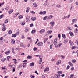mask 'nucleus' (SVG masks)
Returning a JSON list of instances; mask_svg holds the SVG:
<instances>
[{"label":"nucleus","mask_w":78,"mask_h":78,"mask_svg":"<svg viewBox=\"0 0 78 78\" xmlns=\"http://www.w3.org/2000/svg\"><path fill=\"white\" fill-rule=\"evenodd\" d=\"M23 62H24L23 64V69H25L27 65V60H25L23 61Z\"/></svg>","instance_id":"1"},{"label":"nucleus","mask_w":78,"mask_h":78,"mask_svg":"<svg viewBox=\"0 0 78 78\" xmlns=\"http://www.w3.org/2000/svg\"><path fill=\"white\" fill-rule=\"evenodd\" d=\"M30 21V18L29 16H27L26 21V22H29Z\"/></svg>","instance_id":"2"},{"label":"nucleus","mask_w":78,"mask_h":78,"mask_svg":"<svg viewBox=\"0 0 78 78\" xmlns=\"http://www.w3.org/2000/svg\"><path fill=\"white\" fill-rule=\"evenodd\" d=\"M45 32V29H42L41 30L39 31V33L40 34H42L44 33Z\"/></svg>","instance_id":"3"},{"label":"nucleus","mask_w":78,"mask_h":78,"mask_svg":"<svg viewBox=\"0 0 78 78\" xmlns=\"http://www.w3.org/2000/svg\"><path fill=\"white\" fill-rule=\"evenodd\" d=\"M57 40H58L57 39V38L55 39L54 40L53 43L54 45H57V44L58 42Z\"/></svg>","instance_id":"4"},{"label":"nucleus","mask_w":78,"mask_h":78,"mask_svg":"<svg viewBox=\"0 0 78 78\" xmlns=\"http://www.w3.org/2000/svg\"><path fill=\"white\" fill-rule=\"evenodd\" d=\"M53 17H54V16L53 15H49L48 16V17L47 19V20H49L51 19L52 18H53Z\"/></svg>","instance_id":"5"},{"label":"nucleus","mask_w":78,"mask_h":78,"mask_svg":"<svg viewBox=\"0 0 78 78\" xmlns=\"http://www.w3.org/2000/svg\"><path fill=\"white\" fill-rule=\"evenodd\" d=\"M37 45H38V46H43V43L41 42H38Z\"/></svg>","instance_id":"6"},{"label":"nucleus","mask_w":78,"mask_h":78,"mask_svg":"<svg viewBox=\"0 0 78 78\" xmlns=\"http://www.w3.org/2000/svg\"><path fill=\"white\" fill-rule=\"evenodd\" d=\"M42 62V58H40V60L38 62L39 64H41Z\"/></svg>","instance_id":"7"},{"label":"nucleus","mask_w":78,"mask_h":78,"mask_svg":"<svg viewBox=\"0 0 78 78\" xmlns=\"http://www.w3.org/2000/svg\"><path fill=\"white\" fill-rule=\"evenodd\" d=\"M68 64L70 65L71 66V67H73V64H72V62H68Z\"/></svg>","instance_id":"8"},{"label":"nucleus","mask_w":78,"mask_h":78,"mask_svg":"<svg viewBox=\"0 0 78 78\" xmlns=\"http://www.w3.org/2000/svg\"><path fill=\"white\" fill-rule=\"evenodd\" d=\"M50 24L52 26H53L55 24V22L54 21H51L50 22Z\"/></svg>","instance_id":"9"},{"label":"nucleus","mask_w":78,"mask_h":78,"mask_svg":"<svg viewBox=\"0 0 78 78\" xmlns=\"http://www.w3.org/2000/svg\"><path fill=\"white\" fill-rule=\"evenodd\" d=\"M62 45V43H59L57 45H55V47H60L61 45Z\"/></svg>","instance_id":"10"},{"label":"nucleus","mask_w":78,"mask_h":78,"mask_svg":"<svg viewBox=\"0 0 78 78\" xmlns=\"http://www.w3.org/2000/svg\"><path fill=\"white\" fill-rule=\"evenodd\" d=\"M51 33H52V31L51 30H48L47 32V33L48 34H50Z\"/></svg>","instance_id":"11"},{"label":"nucleus","mask_w":78,"mask_h":78,"mask_svg":"<svg viewBox=\"0 0 78 78\" xmlns=\"http://www.w3.org/2000/svg\"><path fill=\"white\" fill-rule=\"evenodd\" d=\"M1 68L2 70H7V69L6 68V66H5L4 67H2Z\"/></svg>","instance_id":"12"},{"label":"nucleus","mask_w":78,"mask_h":78,"mask_svg":"<svg viewBox=\"0 0 78 78\" xmlns=\"http://www.w3.org/2000/svg\"><path fill=\"white\" fill-rule=\"evenodd\" d=\"M49 71V68L48 67H47L46 68H45V69L44 70V72H48V71Z\"/></svg>","instance_id":"13"},{"label":"nucleus","mask_w":78,"mask_h":78,"mask_svg":"<svg viewBox=\"0 0 78 78\" xmlns=\"http://www.w3.org/2000/svg\"><path fill=\"white\" fill-rule=\"evenodd\" d=\"M77 21V20H76V19H74L72 20V22H73V23H76Z\"/></svg>","instance_id":"14"},{"label":"nucleus","mask_w":78,"mask_h":78,"mask_svg":"<svg viewBox=\"0 0 78 78\" xmlns=\"http://www.w3.org/2000/svg\"><path fill=\"white\" fill-rule=\"evenodd\" d=\"M71 48L73 49H75V48H78V47L76 46H72L71 47Z\"/></svg>","instance_id":"15"},{"label":"nucleus","mask_w":78,"mask_h":78,"mask_svg":"<svg viewBox=\"0 0 78 78\" xmlns=\"http://www.w3.org/2000/svg\"><path fill=\"white\" fill-rule=\"evenodd\" d=\"M11 52V51L8 50L7 51L5 52V54L6 55H9L10 52Z\"/></svg>","instance_id":"16"},{"label":"nucleus","mask_w":78,"mask_h":78,"mask_svg":"<svg viewBox=\"0 0 78 78\" xmlns=\"http://www.w3.org/2000/svg\"><path fill=\"white\" fill-rule=\"evenodd\" d=\"M12 12H13V10L11 9L8 11V13L9 14H11Z\"/></svg>","instance_id":"17"},{"label":"nucleus","mask_w":78,"mask_h":78,"mask_svg":"<svg viewBox=\"0 0 78 78\" xmlns=\"http://www.w3.org/2000/svg\"><path fill=\"white\" fill-rule=\"evenodd\" d=\"M61 76L60 75H55V78H59Z\"/></svg>","instance_id":"18"},{"label":"nucleus","mask_w":78,"mask_h":78,"mask_svg":"<svg viewBox=\"0 0 78 78\" xmlns=\"http://www.w3.org/2000/svg\"><path fill=\"white\" fill-rule=\"evenodd\" d=\"M12 33V30H9L8 33V34H11Z\"/></svg>","instance_id":"19"},{"label":"nucleus","mask_w":78,"mask_h":78,"mask_svg":"<svg viewBox=\"0 0 78 78\" xmlns=\"http://www.w3.org/2000/svg\"><path fill=\"white\" fill-rule=\"evenodd\" d=\"M16 43L18 44H20V41L19 40L16 39Z\"/></svg>","instance_id":"20"},{"label":"nucleus","mask_w":78,"mask_h":78,"mask_svg":"<svg viewBox=\"0 0 78 78\" xmlns=\"http://www.w3.org/2000/svg\"><path fill=\"white\" fill-rule=\"evenodd\" d=\"M61 60H58L57 62L56 63V64L57 65H59V64H61Z\"/></svg>","instance_id":"21"},{"label":"nucleus","mask_w":78,"mask_h":78,"mask_svg":"<svg viewBox=\"0 0 78 78\" xmlns=\"http://www.w3.org/2000/svg\"><path fill=\"white\" fill-rule=\"evenodd\" d=\"M49 4V2H46V3H44V5L45 6H48Z\"/></svg>","instance_id":"22"},{"label":"nucleus","mask_w":78,"mask_h":78,"mask_svg":"<svg viewBox=\"0 0 78 78\" xmlns=\"http://www.w3.org/2000/svg\"><path fill=\"white\" fill-rule=\"evenodd\" d=\"M11 43L13 44H15V41L14 39L11 40Z\"/></svg>","instance_id":"23"},{"label":"nucleus","mask_w":78,"mask_h":78,"mask_svg":"<svg viewBox=\"0 0 78 78\" xmlns=\"http://www.w3.org/2000/svg\"><path fill=\"white\" fill-rule=\"evenodd\" d=\"M29 10H30V8L28 7L27 8V10H26V12L28 13V12H29Z\"/></svg>","instance_id":"24"},{"label":"nucleus","mask_w":78,"mask_h":78,"mask_svg":"<svg viewBox=\"0 0 78 78\" xmlns=\"http://www.w3.org/2000/svg\"><path fill=\"white\" fill-rule=\"evenodd\" d=\"M62 71H58L57 72V73L59 75H61V74H62Z\"/></svg>","instance_id":"25"},{"label":"nucleus","mask_w":78,"mask_h":78,"mask_svg":"<svg viewBox=\"0 0 78 78\" xmlns=\"http://www.w3.org/2000/svg\"><path fill=\"white\" fill-rule=\"evenodd\" d=\"M56 7H57V8H61V7H62V6H61V5H56Z\"/></svg>","instance_id":"26"},{"label":"nucleus","mask_w":78,"mask_h":78,"mask_svg":"<svg viewBox=\"0 0 78 78\" xmlns=\"http://www.w3.org/2000/svg\"><path fill=\"white\" fill-rule=\"evenodd\" d=\"M69 34H70L71 36H72V37L73 36H74L73 33L72 32H70Z\"/></svg>","instance_id":"27"},{"label":"nucleus","mask_w":78,"mask_h":78,"mask_svg":"<svg viewBox=\"0 0 78 78\" xmlns=\"http://www.w3.org/2000/svg\"><path fill=\"white\" fill-rule=\"evenodd\" d=\"M36 30H33L32 31H31V33L32 34H34V33H36Z\"/></svg>","instance_id":"28"},{"label":"nucleus","mask_w":78,"mask_h":78,"mask_svg":"<svg viewBox=\"0 0 78 78\" xmlns=\"http://www.w3.org/2000/svg\"><path fill=\"white\" fill-rule=\"evenodd\" d=\"M69 43L70 44V45H73V44H74V43H73V42L71 41V40L69 41Z\"/></svg>","instance_id":"29"},{"label":"nucleus","mask_w":78,"mask_h":78,"mask_svg":"<svg viewBox=\"0 0 78 78\" xmlns=\"http://www.w3.org/2000/svg\"><path fill=\"white\" fill-rule=\"evenodd\" d=\"M5 60H6V58H2L1 59V61H2V62H4Z\"/></svg>","instance_id":"30"},{"label":"nucleus","mask_w":78,"mask_h":78,"mask_svg":"<svg viewBox=\"0 0 78 78\" xmlns=\"http://www.w3.org/2000/svg\"><path fill=\"white\" fill-rule=\"evenodd\" d=\"M20 23L22 25H24L25 24V22L23 21V22Z\"/></svg>","instance_id":"31"},{"label":"nucleus","mask_w":78,"mask_h":78,"mask_svg":"<svg viewBox=\"0 0 78 78\" xmlns=\"http://www.w3.org/2000/svg\"><path fill=\"white\" fill-rule=\"evenodd\" d=\"M20 33V32H19V31H17L15 33V34L16 35H19V34H19Z\"/></svg>","instance_id":"32"},{"label":"nucleus","mask_w":78,"mask_h":78,"mask_svg":"<svg viewBox=\"0 0 78 78\" xmlns=\"http://www.w3.org/2000/svg\"><path fill=\"white\" fill-rule=\"evenodd\" d=\"M33 5L34 7H37V5L36 4V3H33Z\"/></svg>","instance_id":"33"},{"label":"nucleus","mask_w":78,"mask_h":78,"mask_svg":"<svg viewBox=\"0 0 78 78\" xmlns=\"http://www.w3.org/2000/svg\"><path fill=\"white\" fill-rule=\"evenodd\" d=\"M23 17V16L22 15H20V16H18L19 19H22Z\"/></svg>","instance_id":"34"},{"label":"nucleus","mask_w":78,"mask_h":78,"mask_svg":"<svg viewBox=\"0 0 78 78\" xmlns=\"http://www.w3.org/2000/svg\"><path fill=\"white\" fill-rule=\"evenodd\" d=\"M72 62L73 63H75L76 62V60L74 59L72 60Z\"/></svg>","instance_id":"35"},{"label":"nucleus","mask_w":78,"mask_h":78,"mask_svg":"<svg viewBox=\"0 0 78 78\" xmlns=\"http://www.w3.org/2000/svg\"><path fill=\"white\" fill-rule=\"evenodd\" d=\"M19 13H16L14 16V17H17V16L18 15H19Z\"/></svg>","instance_id":"36"},{"label":"nucleus","mask_w":78,"mask_h":78,"mask_svg":"<svg viewBox=\"0 0 78 78\" xmlns=\"http://www.w3.org/2000/svg\"><path fill=\"white\" fill-rule=\"evenodd\" d=\"M27 58L28 59H31V58H32V56L30 55H28L27 56Z\"/></svg>","instance_id":"37"},{"label":"nucleus","mask_w":78,"mask_h":78,"mask_svg":"<svg viewBox=\"0 0 78 78\" xmlns=\"http://www.w3.org/2000/svg\"><path fill=\"white\" fill-rule=\"evenodd\" d=\"M30 67H33V66H34V63L32 62L30 63Z\"/></svg>","instance_id":"38"},{"label":"nucleus","mask_w":78,"mask_h":78,"mask_svg":"<svg viewBox=\"0 0 78 78\" xmlns=\"http://www.w3.org/2000/svg\"><path fill=\"white\" fill-rule=\"evenodd\" d=\"M16 34H13L12 35V37H16Z\"/></svg>","instance_id":"39"},{"label":"nucleus","mask_w":78,"mask_h":78,"mask_svg":"<svg viewBox=\"0 0 78 78\" xmlns=\"http://www.w3.org/2000/svg\"><path fill=\"white\" fill-rule=\"evenodd\" d=\"M74 33H78V29L77 28L75 29V30L74 31Z\"/></svg>","instance_id":"40"},{"label":"nucleus","mask_w":78,"mask_h":78,"mask_svg":"<svg viewBox=\"0 0 78 78\" xmlns=\"http://www.w3.org/2000/svg\"><path fill=\"white\" fill-rule=\"evenodd\" d=\"M72 30V29L71 28V27H67V30Z\"/></svg>","instance_id":"41"},{"label":"nucleus","mask_w":78,"mask_h":78,"mask_svg":"<svg viewBox=\"0 0 78 78\" xmlns=\"http://www.w3.org/2000/svg\"><path fill=\"white\" fill-rule=\"evenodd\" d=\"M2 30L3 31H5L6 30V27H2Z\"/></svg>","instance_id":"42"},{"label":"nucleus","mask_w":78,"mask_h":78,"mask_svg":"<svg viewBox=\"0 0 78 78\" xmlns=\"http://www.w3.org/2000/svg\"><path fill=\"white\" fill-rule=\"evenodd\" d=\"M30 78H35V76L33 75H30Z\"/></svg>","instance_id":"43"},{"label":"nucleus","mask_w":78,"mask_h":78,"mask_svg":"<svg viewBox=\"0 0 78 78\" xmlns=\"http://www.w3.org/2000/svg\"><path fill=\"white\" fill-rule=\"evenodd\" d=\"M62 37L64 39H65L66 38V35L65 34H62Z\"/></svg>","instance_id":"44"},{"label":"nucleus","mask_w":78,"mask_h":78,"mask_svg":"<svg viewBox=\"0 0 78 78\" xmlns=\"http://www.w3.org/2000/svg\"><path fill=\"white\" fill-rule=\"evenodd\" d=\"M31 20H33V21H34V20H35L36 19V17H32L31 18Z\"/></svg>","instance_id":"45"},{"label":"nucleus","mask_w":78,"mask_h":78,"mask_svg":"<svg viewBox=\"0 0 78 78\" xmlns=\"http://www.w3.org/2000/svg\"><path fill=\"white\" fill-rule=\"evenodd\" d=\"M11 67L12 69L15 68V65H12L11 66Z\"/></svg>","instance_id":"46"},{"label":"nucleus","mask_w":78,"mask_h":78,"mask_svg":"<svg viewBox=\"0 0 78 78\" xmlns=\"http://www.w3.org/2000/svg\"><path fill=\"white\" fill-rule=\"evenodd\" d=\"M67 42H68V40L66 39L64 40V42L65 44H66Z\"/></svg>","instance_id":"47"},{"label":"nucleus","mask_w":78,"mask_h":78,"mask_svg":"<svg viewBox=\"0 0 78 78\" xmlns=\"http://www.w3.org/2000/svg\"><path fill=\"white\" fill-rule=\"evenodd\" d=\"M73 9V6H71L70 8V10L72 11Z\"/></svg>","instance_id":"48"},{"label":"nucleus","mask_w":78,"mask_h":78,"mask_svg":"<svg viewBox=\"0 0 78 78\" xmlns=\"http://www.w3.org/2000/svg\"><path fill=\"white\" fill-rule=\"evenodd\" d=\"M70 69V66L69 65H68L66 67V70H69Z\"/></svg>","instance_id":"49"},{"label":"nucleus","mask_w":78,"mask_h":78,"mask_svg":"<svg viewBox=\"0 0 78 78\" xmlns=\"http://www.w3.org/2000/svg\"><path fill=\"white\" fill-rule=\"evenodd\" d=\"M47 16H45L43 18L44 20H47Z\"/></svg>","instance_id":"50"},{"label":"nucleus","mask_w":78,"mask_h":78,"mask_svg":"<svg viewBox=\"0 0 78 78\" xmlns=\"http://www.w3.org/2000/svg\"><path fill=\"white\" fill-rule=\"evenodd\" d=\"M3 37H1L0 38V42H3L2 41H3Z\"/></svg>","instance_id":"51"},{"label":"nucleus","mask_w":78,"mask_h":78,"mask_svg":"<svg viewBox=\"0 0 78 78\" xmlns=\"http://www.w3.org/2000/svg\"><path fill=\"white\" fill-rule=\"evenodd\" d=\"M73 76H74V75L73 74H71L70 76V78H72L73 77Z\"/></svg>","instance_id":"52"},{"label":"nucleus","mask_w":78,"mask_h":78,"mask_svg":"<svg viewBox=\"0 0 78 78\" xmlns=\"http://www.w3.org/2000/svg\"><path fill=\"white\" fill-rule=\"evenodd\" d=\"M67 16H64V17H63L62 18V19H63V20H65V19H67Z\"/></svg>","instance_id":"53"},{"label":"nucleus","mask_w":78,"mask_h":78,"mask_svg":"<svg viewBox=\"0 0 78 78\" xmlns=\"http://www.w3.org/2000/svg\"><path fill=\"white\" fill-rule=\"evenodd\" d=\"M8 22V20H5V21L4 22L5 23H7Z\"/></svg>","instance_id":"54"},{"label":"nucleus","mask_w":78,"mask_h":78,"mask_svg":"<svg viewBox=\"0 0 78 78\" xmlns=\"http://www.w3.org/2000/svg\"><path fill=\"white\" fill-rule=\"evenodd\" d=\"M70 17V15L69 14L67 16L66 18L67 19H69Z\"/></svg>","instance_id":"55"},{"label":"nucleus","mask_w":78,"mask_h":78,"mask_svg":"<svg viewBox=\"0 0 78 78\" xmlns=\"http://www.w3.org/2000/svg\"><path fill=\"white\" fill-rule=\"evenodd\" d=\"M20 48H17L15 49L16 50V51H17V50H18V51L19 50H20Z\"/></svg>","instance_id":"56"},{"label":"nucleus","mask_w":78,"mask_h":78,"mask_svg":"<svg viewBox=\"0 0 78 78\" xmlns=\"http://www.w3.org/2000/svg\"><path fill=\"white\" fill-rule=\"evenodd\" d=\"M3 14H2L0 16V19H2V18H3Z\"/></svg>","instance_id":"57"},{"label":"nucleus","mask_w":78,"mask_h":78,"mask_svg":"<svg viewBox=\"0 0 78 78\" xmlns=\"http://www.w3.org/2000/svg\"><path fill=\"white\" fill-rule=\"evenodd\" d=\"M46 14V11H44L43 12V15H45Z\"/></svg>","instance_id":"58"},{"label":"nucleus","mask_w":78,"mask_h":78,"mask_svg":"<svg viewBox=\"0 0 78 78\" xmlns=\"http://www.w3.org/2000/svg\"><path fill=\"white\" fill-rule=\"evenodd\" d=\"M74 70V67H71V71H73Z\"/></svg>","instance_id":"59"},{"label":"nucleus","mask_w":78,"mask_h":78,"mask_svg":"<svg viewBox=\"0 0 78 78\" xmlns=\"http://www.w3.org/2000/svg\"><path fill=\"white\" fill-rule=\"evenodd\" d=\"M33 50L34 51H36V50H37V48H34L33 49Z\"/></svg>","instance_id":"60"},{"label":"nucleus","mask_w":78,"mask_h":78,"mask_svg":"<svg viewBox=\"0 0 78 78\" xmlns=\"http://www.w3.org/2000/svg\"><path fill=\"white\" fill-rule=\"evenodd\" d=\"M21 67H22V66L21 65H20L17 67V68H18V69H20Z\"/></svg>","instance_id":"61"},{"label":"nucleus","mask_w":78,"mask_h":78,"mask_svg":"<svg viewBox=\"0 0 78 78\" xmlns=\"http://www.w3.org/2000/svg\"><path fill=\"white\" fill-rule=\"evenodd\" d=\"M33 26H34L33 24H31L30 25V27H33Z\"/></svg>","instance_id":"62"},{"label":"nucleus","mask_w":78,"mask_h":78,"mask_svg":"<svg viewBox=\"0 0 78 78\" xmlns=\"http://www.w3.org/2000/svg\"><path fill=\"white\" fill-rule=\"evenodd\" d=\"M61 57H62V58H63V59H64L65 58V56L61 55L60 56Z\"/></svg>","instance_id":"63"},{"label":"nucleus","mask_w":78,"mask_h":78,"mask_svg":"<svg viewBox=\"0 0 78 78\" xmlns=\"http://www.w3.org/2000/svg\"><path fill=\"white\" fill-rule=\"evenodd\" d=\"M75 43H76V44H77V45H78V40H77L76 41Z\"/></svg>","instance_id":"64"}]
</instances>
